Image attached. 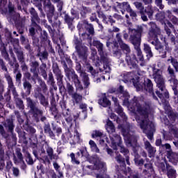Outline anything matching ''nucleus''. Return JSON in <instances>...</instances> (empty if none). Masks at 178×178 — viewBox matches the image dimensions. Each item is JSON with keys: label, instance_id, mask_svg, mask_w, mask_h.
I'll return each mask as SVG.
<instances>
[{"label": "nucleus", "instance_id": "f257e3e1", "mask_svg": "<svg viewBox=\"0 0 178 178\" xmlns=\"http://www.w3.org/2000/svg\"><path fill=\"white\" fill-rule=\"evenodd\" d=\"M120 91L122 94V101L124 105L129 106L135 112L138 116L136 117V121L138 122L140 129L143 130V133L147 134L149 140H152L154 136V131H155V125L149 120H148V112L149 111V106H146L145 108H143L141 105V101H138L137 98L134 97V102L132 104L129 102V93L127 92H123V86H120Z\"/></svg>", "mask_w": 178, "mask_h": 178}, {"label": "nucleus", "instance_id": "f03ea898", "mask_svg": "<svg viewBox=\"0 0 178 178\" xmlns=\"http://www.w3.org/2000/svg\"><path fill=\"white\" fill-rule=\"evenodd\" d=\"M131 42L134 46V49L136 51V54H127L125 58L126 62L131 69L137 67V64L140 62V66H145L146 63L144 60V55L143 54V51H141V38L140 37L137 38L131 35Z\"/></svg>", "mask_w": 178, "mask_h": 178}, {"label": "nucleus", "instance_id": "7ed1b4c3", "mask_svg": "<svg viewBox=\"0 0 178 178\" xmlns=\"http://www.w3.org/2000/svg\"><path fill=\"white\" fill-rule=\"evenodd\" d=\"M140 78L134 74V72H128L124 75V81L127 83H133L134 87H136L137 91H141V90H145L147 91L149 94H151L154 99H158V98L154 94V89L152 81L149 79H144L143 82H140L138 81Z\"/></svg>", "mask_w": 178, "mask_h": 178}, {"label": "nucleus", "instance_id": "20e7f679", "mask_svg": "<svg viewBox=\"0 0 178 178\" xmlns=\"http://www.w3.org/2000/svg\"><path fill=\"white\" fill-rule=\"evenodd\" d=\"M153 79L154 81L156 83V86L158 88H159L160 91H157L156 93L158 95L159 98L162 99V97L166 94V89L165 88V79L162 75V71L159 69H156L153 67Z\"/></svg>", "mask_w": 178, "mask_h": 178}, {"label": "nucleus", "instance_id": "39448f33", "mask_svg": "<svg viewBox=\"0 0 178 178\" xmlns=\"http://www.w3.org/2000/svg\"><path fill=\"white\" fill-rule=\"evenodd\" d=\"M71 158V162L73 165H79L80 163V160L79 158L81 157L86 161H88V152H87L86 147H82L80 149L79 152L76 153V157L74 153H71L70 155Z\"/></svg>", "mask_w": 178, "mask_h": 178}, {"label": "nucleus", "instance_id": "423d86ee", "mask_svg": "<svg viewBox=\"0 0 178 178\" xmlns=\"http://www.w3.org/2000/svg\"><path fill=\"white\" fill-rule=\"evenodd\" d=\"M30 13L31 15V28L29 29V33L33 37L35 42H38V38H34V35L35 34V29L34 27H37V22H40V18L38 17V14H37V12L35 10L32 8L30 10Z\"/></svg>", "mask_w": 178, "mask_h": 178}, {"label": "nucleus", "instance_id": "0eeeda50", "mask_svg": "<svg viewBox=\"0 0 178 178\" xmlns=\"http://www.w3.org/2000/svg\"><path fill=\"white\" fill-rule=\"evenodd\" d=\"M122 133L127 147H134V145H136V138H134V135H133L132 132L130 133L129 128H122Z\"/></svg>", "mask_w": 178, "mask_h": 178}, {"label": "nucleus", "instance_id": "6e6552de", "mask_svg": "<svg viewBox=\"0 0 178 178\" xmlns=\"http://www.w3.org/2000/svg\"><path fill=\"white\" fill-rule=\"evenodd\" d=\"M91 163L93 169L95 170H98L99 173H105L106 170V166L105 165L104 163L101 161V159L97 156H95L92 159Z\"/></svg>", "mask_w": 178, "mask_h": 178}, {"label": "nucleus", "instance_id": "1a4fd4ad", "mask_svg": "<svg viewBox=\"0 0 178 178\" xmlns=\"http://www.w3.org/2000/svg\"><path fill=\"white\" fill-rule=\"evenodd\" d=\"M92 45L97 48L102 60H103V62H108V57L104 56V44L101 43L99 40L94 39Z\"/></svg>", "mask_w": 178, "mask_h": 178}, {"label": "nucleus", "instance_id": "9d476101", "mask_svg": "<svg viewBox=\"0 0 178 178\" xmlns=\"http://www.w3.org/2000/svg\"><path fill=\"white\" fill-rule=\"evenodd\" d=\"M109 137L111 142V147L115 150L118 149V147L122 144V137H120V135L116 134H110Z\"/></svg>", "mask_w": 178, "mask_h": 178}, {"label": "nucleus", "instance_id": "9b49d317", "mask_svg": "<svg viewBox=\"0 0 178 178\" xmlns=\"http://www.w3.org/2000/svg\"><path fill=\"white\" fill-rule=\"evenodd\" d=\"M19 17H20V14L15 11V6L12 3L8 4V19L10 20H14L16 22Z\"/></svg>", "mask_w": 178, "mask_h": 178}, {"label": "nucleus", "instance_id": "f8f14e48", "mask_svg": "<svg viewBox=\"0 0 178 178\" xmlns=\"http://www.w3.org/2000/svg\"><path fill=\"white\" fill-rule=\"evenodd\" d=\"M112 99L115 104V109L117 113L124 119V120H127V117L126 116V114L123 112V108H122V106L119 105V102H118V99L116 97H113Z\"/></svg>", "mask_w": 178, "mask_h": 178}, {"label": "nucleus", "instance_id": "ddd939ff", "mask_svg": "<svg viewBox=\"0 0 178 178\" xmlns=\"http://www.w3.org/2000/svg\"><path fill=\"white\" fill-rule=\"evenodd\" d=\"M31 66V72L33 73V80L35 81L36 79H38V67L40 64L37 61H32L30 63Z\"/></svg>", "mask_w": 178, "mask_h": 178}, {"label": "nucleus", "instance_id": "4468645a", "mask_svg": "<svg viewBox=\"0 0 178 178\" xmlns=\"http://www.w3.org/2000/svg\"><path fill=\"white\" fill-rule=\"evenodd\" d=\"M5 77L6 79V81H8L9 90L12 91L13 95L16 97L17 95V92H16V88H15L12 77H10V75H9V74H6Z\"/></svg>", "mask_w": 178, "mask_h": 178}, {"label": "nucleus", "instance_id": "2eb2a0df", "mask_svg": "<svg viewBox=\"0 0 178 178\" xmlns=\"http://www.w3.org/2000/svg\"><path fill=\"white\" fill-rule=\"evenodd\" d=\"M13 161L16 165L24 163L23 161V154H22L20 149H16L15 153L13 154Z\"/></svg>", "mask_w": 178, "mask_h": 178}, {"label": "nucleus", "instance_id": "dca6fc26", "mask_svg": "<svg viewBox=\"0 0 178 178\" xmlns=\"http://www.w3.org/2000/svg\"><path fill=\"white\" fill-rule=\"evenodd\" d=\"M34 97L40 101V104L41 105H43V106H47V105H48V101L45 99V96L40 92V90H35Z\"/></svg>", "mask_w": 178, "mask_h": 178}, {"label": "nucleus", "instance_id": "f3484780", "mask_svg": "<svg viewBox=\"0 0 178 178\" xmlns=\"http://www.w3.org/2000/svg\"><path fill=\"white\" fill-rule=\"evenodd\" d=\"M53 72L56 75L58 81L60 83L63 79V75H62V72H60V70H59L58 64L53 65Z\"/></svg>", "mask_w": 178, "mask_h": 178}, {"label": "nucleus", "instance_id": "a211bd4d", "mask_svg": "<svg viewBox=\"0 0 178 178\" xmlns=\"http://www.w3.org/2000/svg\"><path fill=\"white\" fill-rule=\"evenodd\" d=\"M161 40H162L165 42V50H164L163 47H162L161 52H159V54H161V58H166V53L170 52L172 49L169 47L168 40H166L165 38L162 37V35H161Z\"/></svg>", "mask_w": 178, "mask_h": 178}, {"label": "nucleus", "instance_id": "6ab92c4d", "mask_svg": "<svg viewBox=\"0 0 178 178\" xmlns=\"http://www.w3.org/2000/svg\"><path fill=\"white\" fill-rule=\"evenodd\" d=\"M129 31L131 40V35H133V37H136L137 38H138V37L141 38V35L140 34L143 33V27L140 26L138 29V31H136V29H129Z\"/></svg>", "mask_w": 178, "mask_h": 178}, {"label": "nucleus", "instance_id": "aec40b11", "mask_svg": "<svg viewBox=\"0 0 178 178\" xmlns=\"http://www.w3.org/2000/svg\"><path fill=\"white\" fill-rule=\"evenodd\" d=\"M118 8L120 9L122 15H124V12H129V10L131 9L130 4H129L127 2H124L122 3H118Z\"/></svg>", "mask_w": 178, "mask_h": 178}, {"label": "nucleus", "instance_id": "412c9836", "mask_svg": "<svg viewBox=\"0 0 178 178\" xmlns=\"http://www.w3.org/2000/svg\"><path fill=\"white\" fill-rule=\"evenodd\" d=\"M168 158L170 162H172L174 165H176L178 162V154L173 152H168Z\"/></svg>", "mask_w": 178, "mask_h": 178}, {"label": "nucleus", "instance_id": "4be33fe9", "mask_svg": "<svg viewBox=\"0 0 178 178\" xmlns=\"http://www.w3.org/2000/svg\"><path fill=\"white\" fill-rule=\"evenodd\" d=\"M169 81L172 87L175 95H177V89H176V88L178 86V80L176 79V76H171V79L169 80Z\"/></svg>", "mask_w": 178, "mask_h": 178}, {"label": "nucleus", "instance_id": "5701e85b", "mask_svg": "<svg viewBox=\"0 0 178 178\" xmlns=\"http://www.w3.org/2000/svg\"><path fill=\"white\" fill-rule=\"evenodd\" d=\"M3 124L4 127L8 128V131H10V133H11V134H13V130L15 129V125L13 124V121H12V120H10V119L6 120L3 122Z\"/></svg>", "mask_w": 178, "mask_h": 178}, {"label": "nucleus", "instance_id": "b1692460", "mask_svg": "<svg viewBox=\"0 0 178 178\" xmlns=\"http://www.w3.org/2000/svg\"><path fill=\"white\" fill-rule=\"evenodd\" d=\"M106 129L109 134V136H111V134H115V125H113V123H112L109 120H107Z\"/></svg>", "mask_w": 178, "mask_h": 178}, {"label": "nucleus", "instance_id": "393cba45", "mask_svg": "<svg viewBox=\"0 0 178 178\" xmlns=\"http://www.w3.org/2000/svg\"><path fill=\"white\" fill-rule=\"evenodd\" d=\"M143 50L145 51V54H147V58L148 60L151 59L154 55L152 54V51L151 50V47H149L147 44H144Z\"/></svg>", "mask_w": 178, "mask_h": 178}, {"label": "nucleus", "instance_id": "a878e982", "mask_svg": "<svg viewBox=\"0 0 178 178\" xmlns=\"http://www.w3.org/2000/svg\"><path fill=\"white\" fill-rule=\"evenodd\" d=\"M150 26L152 27V29L150 31V33H154V35L157 37V35H161V29L158 27H156V25L154 22H150Z\"/></svg>", "mask_w": 178, "mask_h": 178}, {"label": "nucleus", "instance_id": "bb28decb", "mask_svg": "<svg viewBox=\"0 0 178 178\" xmlns=\"http://www.w3.org/2000/svg\"><path fill=\"white\" fill-rule=\"evenodd\" d=\"M167 175L169 178L176 177V170L172 168V166L167 165Z\"/></svg>", "mask_w": 178, "mask_h": 178}, {"label": "nucleus", "instance_id": "cd10ccee", "mask_svg": "<svg viewBox=\"0 0 178 178\" xmlns=\"http://www.w3.org/2000/svg\"><path fill=\"white\" fill-rule=\"evenodd\" d=\"M23 87L24 89L26 90V95H30V93L31 92V83L27 81H24L23 83Z\"/></svg>", "mask_w": 178, "mask_h": 178}, {"label": "nucleus", "instance_id": "c85d7f7f", "mask_svg": "<svg viewBox=\"0 0 178 178\" xmlns=\"http://www.w3.org/2000/svg\"><path fill=\"white\" fill-rule=\"evenodd\" d=\"M134 6L138 10H139L140 14L145 13V8H144V5L140 1H135L134 3Z\"/></svg>", "mask_w": 178, "mask_h": 178}, {"label": "nucleus", "instance_id": "c756f323", "mask_svg": "<svg viewBox=\"0 0 178 178\" xmlns=\"http://www.w3.org/2000/svg\"><path fill=\"white\" fill-rule=\"evenodd\" d=\"M99 104L102 106L106 108V106H109L111 105V101H109L106 97H104L102 99L99 100Z\"/></svg>", "mask_w": 178, "mask_h": 178}, {"label": "nucleus", "instance_id": "7c9ffc66", "mask_svg": "<svg viewBox=\"0 0 178 178\" xmlns=\"http://www.w3.org/2000/svg\"><path fill=\"white\" fill-rule=\"evenodd\" d=\"M31 112H32L34 118L35 119H38L40 116H42V111L38 109V108L35 107L34 109H33Z\"/></svg>", "mask_w": 178, "mask_h": 178}, {"label": "nucleus", "instance_id": "2f4dec72", "mask_svg": "<svg viewBox=\"0 0 178 178\" xmlns=\"http://www.w3.org/2000/svg\"><path fill=\"white\" fill-rule=\"evenodd\" d=\"M46 151L50 159H58V156L54 154V149H52V147H48Z\"/></svg>", "mask_w": 178, "mask_h": 178}, {"label": "nucleus", "instance_id": "473e14b6", "mask_svg": "<svg viewBox=\"0 0 178 178\" xmlns=\"http://www.w3.org/2000/svg\"><path fill=\"white\" fill-rule=\"evenodd\" d=\"M64 20L68 25V27H72V24H73V20H74V18L69 16L67 14H65L64 16Z\"/></svg>", "mask_w": 178, "mask_h": 178}, {"label": "nucleus", "instance_id": "72a5a7b5", "mask_svg": "<svg viewBox=\"0 0 178 178\" xmlns=\"http://www.w3.org/2000/svg\"><path fill=\"white\" fill-rule=\"evenodd\" d=\"M168 63H172V66L175 67L176 72H178V62L177 60L175 59L172 57H170L167 60Z\"/></svg>", "mask_w": 178, "mask_h": 178}, {"label": "nucleus", "instance_id": "f704fd0d", "mask_svg": "<svg viewBox=\"0 0 178 178\" xmlns=\"http://www.w3.org/2000/svg\"><path fill=\"white\" fill-rule=\"evenodd\" d=\"M165 16H168V18L174 23V24H178V19L176 17L172 15V13L168 10L165 13Z\"/></svg>", "mask_w": 178, "mask_h": 178}, {"label": "nucleus", "instance_id": "c9c22d12", "mask_svg": "<svg viewBox=\"0 0 178 178\" xmlns=\"http://www.w3.org/2000/svg\"><path fill=\"white\" fill-rule=\"evenodd\" d=\"M120 48L122 49V51H124L126 54V55H129L131 52L130 47H129L127 44L121 42L120 44Z\"/></svg>", "mask_w": 178, "mask_h": 178}, {"label": "nucleus", "instance_id": "e433bc0d", "mask_svg": "<svg viewBox=\"0 0 178 178\" xmlns=\"http://www.w3.org/2000/svg\"><path fill=\"white\" fill-rule=\"evenodd\" d=\"M70 138H72V134H70V132L63 134L61 136V140L65 143H67V141H70Z\"/></svg>", "mask_w": 178, "mask_h": 178}, {"label": "nucleus", "instance_id": "4c0bfd02", "mask_svg": "<svg viewBox=\"0 0 178 178\" xmlns=\"http://www.w3.org/2000/svg\"><path fill=\"white\" fill-rule=\"evenodd\" d=\"M0 52H1V55L5 59H9V54H8V52L6 51V48L4 45H1L0 47Z\"/></svg>", "mask_w": 178, "mask_h": 178}, {"label": "nucleus", "instance_id": "58836bf2", "mask_svg": "<svg viewBox=\"0 0 178 178\" xmlns=\"http://www.w3.org/2000/svg\"><path fill=\"white\" fill-rule=\"evenodd\" d=\"M74 83L75 84V86L77 90H83V86L80 83V81L79 80V78L77 77V75L74 76Z\"/></svg>", "mask_w": 178, "mask_h": 178}, {"label": "nucleus", "instance_id": "ea45409f", "mask_svg": "<svg viewBox=\"0 0 178 178\" xmlns=\"http://www.w3.org/2000/svg\"><path fill=\"white\" fill-rule=\"evenodd\" d=\"M81 76L83 77L84 86H86V87H88L90 84V83L88 82V74H87V73L86 72H82Z\"/></svg>", "mask_w": 178, "mask_h": 178}, {"label": "nucleus", "instance_id": "a19ab883", "mask_svg": "<svg viewBox=\"0 0 178 178\" xmlns=\"http://www.w3.org/2000/svg\"><path fill=\"white\" fill-rule=\"evenodd\" d=\"M52 128L54 131H55V133L56 134V136L59 137V136H60V134L62 133V128L54 124H52Z\"/></svg>", "mask_w": 178, "mask_h": 178}, {"label": "nucleus", "instance_id": "79ce46f5", "mask_svg": "<svg viewBox=\"0 0 178 178\" xmlns=\"http://www.w3.org/2000/svg\"><path fill=\"white\" fill-rule=\"evenodd\" d=\"M15 98V102L17 105V106L19 108V109H23L24 108V105L23 104V100H21L19 98L17 97V95L15 96L14 95Z\"/></svg>", "mask_w": 178, "mask_h": 178}, {"label": "nucleus", "instance_id": "37998d69", "mask_svg": "<svg viewBox=\"0 0 178 178\" xmlns=\"http://www.w3.org/2000/svg\"><path fill=\"white\" fill-rule=\"evenodd\" d=\"M72 97L76 104H79V102H81L83 99V96L77 93L72 95Z\"/></svg>", "mask_w": 178, "mask_h": 178}, {"label": "nucleus", "instance_id": "c03bdc74", "mask_svg": "<svg viewBox=\"0 0 178 178\" xmlns=\"http://www.w3.org/2000/svg\"><path fill=\"white\" fill-rule=\"evenodd\" d=\"M26 102L28 106L31 108V112L32 110L35 108V104L33 102V100L30 97L26 98Z\"/></svg>", "mask_w": 178, "mask_h": 178}, {"label": "nucleus", "instance_id": "a18cd8bd", "mask_svg": "<svg viewBox=\"0 0 178 178\" xmlns=\"http://www.w3.org/2000/svg\"><path fill=\"white\" fill-rule=\"evenodd\" d=\"M103 22L104 23H106V24H108V23L113 24V23H115V19H113V17H112V16H107L103 19Z\"/></svg>", "mask_w": 178, "mask_h": 178}, {"label": "nucleus", "instance_id": "49530a36", "mask_svg": "<svg viewBox=\"0 0 178 178\" xmlns=\"http://www.w3.org/2000/svg\"><path fill=\"white\" fill-rule=\"evenodd\" d=\"M77 143H80V134H79L77 131H75V135L72 139V143L77 144Z\"/></svg>", "mask_w": 178, "mask_h": 178}, {"label": "nucleus", "instance_id": "de8ad7c7", "mask_svg": "<svg viewBox=\"0 0 178 178\" xmlns=\"http://www.w3.org/2000/svg\"><path fill=\"white\" fill-rule=\"evenodd\" d=\"M90 145L93 152H99V149H98V147H97V144H95V141L90 140Z\"/></svg>", "mask_w": 178, "mask_h": 178}, {"label": "nucleus", "instance_id": "09e8293b", "mask_svg": "<svg viewBox=\"0 0 178 178\" xmlns=\"http://www.w3.org/2000/svg\"><path fill=\"white\" fill-rule=\"evenodd\" d=\"M104 136V134L101 131H93L92 132V138H97V137H102Z\"/></svg>", "mask_w": 178, "mask_h": 178}, {"label": "nucleus", "instance_id": "8fccbe9b", "mask_svg": "<svg viewBox=\"0 0 178 178\" xmlns=\"http://www.w3.org/2000/svg\"><path fill=\"white\" fill-rule=\"evenodd\" d=\"M145 13L148 15V17L151 18V16L154 14V10L151 6H148L146 9H145Z\"/></svg>", "mask_w": 178, "mask_h": 178}, {"label": "nucleus", "instance_id": "3c124183", "mask_svg": "<svg viewBox=\"0 0 178 178\" xmlns=\"http://www.w3.org/2000/svg\"><path fill=\"white\" fill-rule=\"evenodd\" d=\"M118 148H120L121 154H123L124 155H129V149L123 147L122 143L120 145L118 146Z\"/></svg>", "mask_w": 178, "mask_h": 178}, {"label": "nucleus", "instance_id": "603ef678", "mask_svg": "<svg viewBox=\"0 0 178 178\" xmlns=\"http://www.w3.org/2000/svg\"><path fill=\"white\" fill-rule=\"evenodd\" d=\"M26 162L28 165H33V163H34V161H33V159L31 158V155H30V153H26Z\"/></svg>", "mask_w": 178, "mask_h": 178}, {"label": "nucleus", "instance_id": "864d4df0", "mask_svg": "<svg viewBox=\"0 0 178 178\" xmlns=\"http://www.w3.org/2000/svg\"><path fill=\"white\" fill-rule=\"evenodd\" d=\"M115 159L118 163H124V159L122 157V156L119 154H116Z\"/></svg>", "mask_w": 178, "mask_h": 178}, {"label": "nucleus", "instance_id": "5fc2aeb1", "mask_svg": "<svg viewBox=\"0 0 178 178\" xmlns=\"http://www.w3.org/2000/svg\"><path fill=\"white\" fill-rule=\"evenodd\" d=\"M146 150H147L150 156H154V155H155V152H156V149H155V148L152 146H151L150 147H149Z\"/></svg>", "mask_w": 178, "mask_h": 178}, {"label": "nucleus", "instance_id": "6e6d98bb", "mask_svg": "<svg viewBox=\"0 0 178 178\" xmlns=\"http://www.w3.org/2000/svg\"><path fill=\"white\" fill-rule=\"evenodd\" d=\"M39 83L40 87L42 89V91H44V92H45V91H47V84H45V82L41 79H39Z\"/></svg>", "mask_w": 178, "mask_h": 178}, {"label": "nucleus", "instance_id": "4d7b16f0", "mask_svg": "<svg viewBox=\"0 0 178 178\" xmlns=\"http://www.w3.org/2000/svg\"><path fill=\"white\" fill-rule=\"evenodd\" d=\"M67 91H68V94L70 95H73V91L74 90V88H73V86L72 85H70V83H67Z\"/></svg>", "mask_w": 178, "mask_h": 178}, {"label": "nucleus", "instance_id": "13d9d810", "mask_svg": "<svg viewBox=\"0 0 178 178\" xmlns=\"http://www.w3.org/2000/svg\"><path fill=\"white\" fill-rule=\"evenodd\" d=\"M14 73H17L16 81H20V80L22 79V74L20 73V72L17 71V69H15Z\"/></svg>", "mask_w": 178, "mask_h": 178}, {"label": "nucleus", "instance_id": "bf43d9fd", "mask_svg": "<svg viewBox=\"0 0 178 178\" xmlns=\"http://www.w3.org/2000/svg\"><path fill=\"white\" fill-rule=\"evenodd\" d=\"M49 83H51V86L55 83V80L54 79V75L52 72L49 74Z\"/></svg>", "mask_w": 178, "mask_h": 178}, {"label": "nucleus", "instance_id": "052dcab7", "mask_svg": "<svg viewBox=\"0 0 178 178\" xmlns=\"http://www.w3.org/2000/svg\"><path fill=\"white\" fill-rule=\"evenodd\" d=\"M0 134L3 137H6V131H5V128L1 124H0Z\"/></svg>", "mask_w": 178, "mask_h": 178}, {"label": "nucleus", "instance_id": "680f3d73", "mask_svg": "<svg viewBox=\"0 0 178 178\" xmlns=\"http://www.w3.org/2000/svg\"><path fill=\"white\" fill-rule=\"evenodd\" d=\"M168 72L170 77H175V76H176L175 75V70L170 66L168 67Z\"/></svg>", "mask_w": 178, "mask_h": 178}, {"label": "nucleus", "instance_id": "e2e57ef3", "mask_svg": "<svg viewBox=\"0 0 178 178\" xmlns=\"http://www.w3.org/2000/svg\"><path fill=\"white\" fill-rule=\"evenodd\" d=\"M128 13H129L131 17H137V13L131 8L128 11Z\"/></svg>", "mask_w": 178, "mask_h": 178}, {"label": "nucleus", "instance_id": "0e129e2a", "mask_svg": "<svg viewBox=\"0 0 178 178\" xmlns=\"http://www.w3.org/2000/svg\"><path fill=\"white\" fill-rule=\"evenodd\" d=\"M44 133H47V134L51 131V126L49 125V124H47L44 125Z\"/></svg>", "mask_w": 178, "mask_h": 178}, {"label": "nucleus", "instance_id": "69168bd1", "mask_svg": "<svg viewBox=\"0 0 178 178\" xmlns=\"http://www.w3.org/2000/svg\"><path fill=\"white\" fill-rule=\"evenodd\" d=\"M155 3L160 9H163V5H162V0H155Z\"/></svg>", "mask_w": 178, "mask_h": 178}, {"label": "nucleus", "instance_id": "338daca9", "mask_svg": "<svg viewBox=\"0 0 178 178\" xmlns=\"http://www.w3.org/2000/svg\"><path fill=\"white\" fill-rule=\"evenodd\" d=\"M13 173L14 175V176H15V177H17V176H19V168H13Z\"/></svg>", "mask_w": 178, "mask_h": 178}, {"label": "nucleus", "instance_id": "774afa93", "mask_svg": "<svg viewBox=\"0 0 178 178\" xmlns=\"http://www.w3.org/2000/svg\"><path fill=\"white\" fill-rule=\"evenodd\" d=\"M171 133L174 134V136H177L178 137V129L173 127L171 129Z\"/></svg>", "mask_w": 178, "mask_h": 178}]
</instances>
